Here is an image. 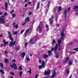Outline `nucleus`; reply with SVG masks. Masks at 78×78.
I'll use <instances>...</instances> for the list:
<instances>
[{
	"mask_svg": "<svg viewBox=\"0 0 78 78\" xmlns=\"http://www.w3.org/2000/svg\"><path fill=\"white\" fill-rule=\"evenodd\" d=\"M8 33L9 34V36L10 39L12 41H10V45L11 46H12V45H14L16 44V42L15 41H14V40H13V39L12 38V37L11 36V33L10 32H8Z\"/></svg>",
	"mask_w": 78,
	"mask_h": 78,
	"instance_id": "obj_1",
	"label": "nucleus"
},
{
	"mask_svg": "<svg viewBox=\"0 0 78 78\" xmlns=\"http://www.w3.org/2000/svg\"><path fill=\"white\" fill-rule=\"evenodd\" d=\"M66 29L64 28H63L61 33V36H62L61 37V39L63 40L64 37H65V36H66Z\"/></svg>",
	"mask_w": 78,
	"mask_h": 78,
	"instance_id": "obj_2",
	"label": "nucleus"
},
{
	"mask_svg": "<svg viewBox=\"0 0 78 78\" xmlns=\"http://www.w3.org/2000/svg\"><path fill=\"white\" fill-rule=\"evenodd\" d=\"M39 62L40 64L42 63V66H40L39 67V69H41V68H44L45 67V62L44 60H41L40 59H39Z\"/></svg>",
	"mask_w": 78,
	"mask_h": 78,
	"instance_id": "obj_3",
	"label": "nucleus"
},
{
	"mask_svg": "<svg viewBox=\"0 0 78 78\" xmlns=\"http://www.w3.org/2000/svg\"><path fill=\"white\" fill-rule=\"evenodd\" d=\"M38 38L39 37H38V36L37 35L35 36L34 38L33 39H31L30 40V42L31 43V44H34V42H35L37 39H38Z\"/></svg>",
	"mask_w": 78,
	"mask_h": 78,
	"instance_id": "obj_4",
	"label": "nucleus"
},
{
	"mask_svg": "<svg viewBox=\"0 0 78 78\" xmlns=\"http://www.w3.org/2000/svg\"><path fill=\"white\" fill-rule=\"evenodd\" d=\"M5 17L4 16H2L0 18V23H4L5 21L4 19V18Z\"/></svg>",
	"mask_w": 78,
	"mask_h": 78,
	"instance_id": "obj_5",
	"label": "nucleus"
},
{
	"mask_svg": "<svg viewBox=\"0 0 78 78\" xmlns=\"http://www.w3.org/2000/svg\"><path fill=\"white\" fill-rule=\"evenodd\" d=\"M61 41H62V40H61L60 39H59L58 40V45L59 46V50H60L61 49V48L62 47V46H60V45H61Z\"/></svg>",
	"mask_w": 78,
	"mask_h": 78,
	"instance_id": "obj_6",
	"label": "nucleus"
},
{
	"mask_svg": "<svg viewBox=\"0 0 78 78\" xmlns=\"http://www.w3.org/2000/svg\"><path fill=\"white\" fill-rule=\"evenodd\" d=\"M31 28H29L28 30H27L26 32L24 34L25 35V36H26L27 35L28 33L30 34V33H31Z\"/></svg>",
	"mask_w": 78,
	"mask_h": 78,
	"instance_id": "obj_7",
	"label": "nucleus"
},
{
	"mask_svg": "<svg viewBox=\"0 0 78 78\" xmlns=\"http://www.w3.org/2000/svg\"><path fill=\"white\" fill-rule=\"evenodd\" d=\"M56 76V71L55 70H54L52 71V75L51 76V78H55Z\"/></svg>",
	"mask_w": 78,
	"mask_h": 78,
	"instance_id": "obj_8",
	"label": "nucleus"
},
{
	"mask_svg": "<svg viewBox=\"0 0 78 78\" xmlns=\"http://www.w3.org/2000/svg\"><path fill=\"white\" fill-rule=\"evenodd\" d=\"M67 9H66L64 11V14L65 15V17L66 18L67 16V14L68 12V11H67Z\"/></svg>",
	"mask_w": 78,
	"mask_h": 78,
	"instance_id": "obj_9",
	"label": "nucleus"
},
{
	"mask_svg": "<svg viewBox=\"0 0 78 78\" xmlns=\"http://www.w3.org/2000/svg\"><path fill=\"white\" fill-rule=\"evenodd\" d=\"M73 8L75 11L77 12L78 11V6L74 5L73 7Z\"/></svg>",
	"mask_w": 78,
	"mask_h": 78,
	"instance_id": "obj_10",
	"label": "nucleus"
},
{
	"mask_svg": "<svg viewBox=\"0 0 78 78\" xmlns=\"http://www.w3.org/2000/svg\"><path fill=\"white\" fill-rule=\"evenodd\" d=\"M10 67H12V68H14V69H17V66H16V65L15 64L13 63L12 65H10Z\"/></svg>",
	"mask_w": 78,
	"mask_h": 78,
	"instance_id": "obj_11",
	"label": "nucleus"
},
{
	"mask_svg": "<svg viewBox=\"0 0 78 78\" xmlns=\"http://www.w3.org/2000/svg\"><path fill=\"white\" fill-rule=\"evenodd\" d=\"M53 16H52L51 18L49 19L50 24L52 25L53 24Z\"/></svg>",
	"mask_w": 78,
	"mask_h": 78,
	"instance_id": "obj_12",
	"label": "nucleus"
},
{
	"mask_svg": "<svg viewBox=\"0 0 78 78\" xmlns=\"http://www.w3.org/2000/svg\"><path fill=\"white\" fill-rule=\"evenodd\" d=\"M50 73H51V72H50V71H45L44 74L45 75H49V74H50Z\"/></svg>",
	"mask_w": 78,
	"mask_h": 78,
	"instance_id": "obj_13",
	"label": "nucleus"
},
{
	"mask_svg": "<svg viewBox=\"0 0 78 78\" xmlns=\"http://www.w3.org/2000/svg\"><path fill=\"white\" fill-rule=\"evenodd\" d=\"M37 31H42V27H41V26H39L38 27V28L37 29Z\"/></svg>",
	"mask_w": 78,
	"mask_h": 78,
	"instance_id": "obj_14",
	"label": "nucleus"
},
{
	"mask_svg": "<svg viewBox=\"0 0 78 78\" xmlns=\"http://www.w3.org/2000/svg\"><path fill=\"white\" fill-rule=\"evenodd\" d=\"M58 44H56V45L54 48V51L55 53L56 52V50H57V49H58Z\"/></svg>",
	"mask_w": 78,
	"mask_h": 78,
	"instance_id": "obj_15",
	"label": "nucleus"
},
{
	"mask_svg": "<svg viewBox=\"0 0 78 78\" xmlns=\"http://www.w3.org/2000/svg\"><path fill=\"white\" fill-rule=\"evenodd\" d=\"M5 40H3V42H4V47H5V46H6V45H7V44H8V42H5Z\"/></svg>",
	"mask_w": 78,
	"mask_h": 78,
	"instance_id": "obj_16",
	"label": "nucleus"
},
{
	"mask_svg": "<svg viewBox=\"0 0 78 78\" xmlns=\"http://www.w3.org/2000/svg\"><path fill=\"white\" fill-rule=\"evenodd\" d=\"M50 1H49L48 2V3L47 5V6H48V9L46 10V12H48V7L50 6Z\"/></svg>",
	"mask_w": 78,
	"mask_h": 78,
	"instance_id": "obj_17",
	"label": "nucleus"
},
{
	"mask_svg": "<svg viewBox=\"0 0 78 78\" xmlns=\"http://www.w3.org/2000/svg\"><path fill=\"white\" fill-rule=\"evenodd\" d=\"M29 21L30 19L29 18V17H28L27 18H26V19L25 20V21L26 23L28 22H29Z\"/></svg>",
	"mask_w": 78,
	"mask_h": 78,
	"instance_id": "obj_18",
	"label": "nucleus"
},
{
	"mask_svg": "<svg viewBox=\"0 0 78 78\" xmlns=\"http://www.w3.org/2000/svg\"><path fill=\"white\" fill-rule=\"evenodd\" d=\"M40 2H38L37 4V8H36V9L37 10L38 9H39V7H40Z\"/></svg>",
	"mask_w": 78,
	"mask_h": 78,
	"instance_id": "obj_19",
	"label": "nucleus"
},
{
	"mask_svg": "<svg viewBox=\"0 0 78 78\" xmlns=\"http://www.w3.org/2000/svg\"><path fill=\"white\" fill-rule=\"evenodd\" d=\"M21 56L22 57H24L25 56V52H23V53H21Z\"/></svg>",
	"mask_w": 78,
	"mask_h": 78,
	"instance_id": "obj_20",
	"label": "nucleus"
},
{
	"mask_svg": "<svg viewBox=\"0 0 78 78\" xmlns=\"http://www.w3.org/2000/svg\"><path fill=\"white\" fill-rule=\"evenodd\" d=\"M5 9L6 10V9H7V8H8V3L7 2H5Z\"/></svg>",
	"mask_w": 78,
	"mask_h": 78,
	"instance_id": "obj_21",
	"label": "nucleus"
},
{
	"mask_svg": "<svg viewBox=\"0 0 78 78\" xmlns=\"http://www.w3.org/2000/svg\"><path fill=\"white\" fill-rule=\"evenodd\" d=\"M43 58H48V55H46V54H44L43 55Z\"/></svg>",
	"mask_w": 78,
	"mask_h": 78,
	"instance_id": "obj_22",
	"label": "nucleus"
},
{
	"mask_svg": "<svg viewBox=\"0 0 78 78\" xmlns=\"http://www.w3.org/2000/svg\"><path fill=\"white\" fill-rule=\"evenodd\" d=\"M45 27L46 28V30L47 31L48 30H49V29L48 28V25L47 24L46 25Z\"/></svg>",
	"mask_w": 78,
	"mask_h": 78,
	"instance_id": "obj_23",
	"label": "nucleus"
},
{
	"mask_svg": "<svg viewBox=\"0 0 78 78\" xmlns=\"http://www.w3.org/2000/svg\"><path fill=\"white\" fill-rule=\"evenodd\" d=\"M0 72L2 74L4 75L5 74V73L4 72V71L3 70L0 69Z\"/></svg>",
	"mask_w": 78,
	"mask_h": 78,
	"instance_id": "obj_24",
	"label": "nucleus"
},
{
	"mask_svg": "<svg viewBox=\"0 0 78 78\" xmlns=\"http://www.w3.org/2000/svg\"><path fill=\"white\" fill-rule=\"evenodd\" d=\"M69 60V57H68L65 60V62H67Z\"/></svg>",
	"mask_w": 78,
	"mask_h": 78,
	"instance_id": "obj_25",
	"label": "nucleus"
},
{
	"mask_svg": "<svg viewBox=\"0 0 78 78\" xmlns=\"http://www.w3.org/2000/svg\"><path fill=\"white\" fill-rule=\"evenodd\" d=\"M48 56H50L51 55V54H52L51 53V51H48Z\"/></svg>",
	"mask_w": 78,
	"mask_h": 78,
	"instance_id": "obj_26",
	"label": "nucleus"
},
{
	"mask_svg": "<svg viewBox=\"0 0 78 78\" xmlns=\"http://www.w3.org/2000/svg\"><path fill=\"white\" fill-rule=\"evenodd\" d=\"M72 61H69V64L70 65V66H71V65H72Z\"/></svg>",
	"mask_w": 78,
	"mask_h": 78,
	"instance_id": "obj_27",
	"label": "nucleus"
},
{
	"mask_svg": "<svg viewBox=\"0 0 78 78\" xmlns=\"http://www.w3.org/2000/svg\"><path fill=\"white\" fill-rule=\"evenodd\" d=\"M13 34L15 35H16V34H17V31L14 32V30L13 31Z\"/></svg>",
	"mask_w": 78,
	"mask_h": 78,
	"instance_id": "obj_28",
	"label": "nucleus"
},
{
	"mask_svg": "<svg viewBox=\"0 0 78 78\" xmlns=\"http://www.w3.org/2000/svg\"><path fill=\"white\" fill-rule=\"evenodd\" d=\"M59 53H57L56 54V58H58L59 57Z\"/></svg>",
	"mask_w": 78,
	"mask_h": 78,
	"instance_id": "obj_29",
	"label": "nucleus"
},
{
	"mask_svg": "<svg viewBox=\"0 0 78 78\" xmlns=\"http://www.w3.org/2000/svg\"><path fill=\"white\" fill-rule=\"evenodd\" d=\"M66 72H67V74L69 75V69H67L66 70Z\"/></svg>",
	"mask_w": 78,
	"mask_h": 78,
	"instance_id": "obj_30",
	"label": "nucleus"
},
{
	"mask_svg": "<svg viewBox=\"0 0 78 78\" xmlns=\"http://www.w3.org/2000/svg\"><path fill=\"white\" fill-rule=\"evenodd\" d=\"M56 43V41L55 40H54L52 42V45H53V44H55Z\"/></svg>",
	"mask_w": 78,
	"mask_h": 78,
	"instance_id": "obj_31",
	"label": "nucleus"
},
{
	"mask_svg": "<svg viewBox=\"0 0 78 78\" xmlns=\"http://www.w3.org/2000/svg\"><path fill=\"white\" fill-rule=\"evenodd\" d=\"M14 27L15 28H16V29L18 28V27H19V26H18V25H17V24H16L15 26H14Z\"/></svg>",
	"mask_w": 78,
	"mask_h": 78,
	"instance_id": "obj_32",
	"label": "nucleus"
},
{
	"mask_svg": "<svg viewBox=\"0 0 78 78\" xmlns=\"http://www.w3.org/2000/svg\"><path fill=\"white\" fill-rule=\"evenodd\" d=\"M3 64L2 63H1L0 64V67L2 68V69L3 67Z\"/></svg>",
	"mask_w": 78,
	"mask_h": 78,
	"instance_id": "obj_33",
	"label": "nucleus"
},
{
	"mask_svg": "<svg viewBox=\"0 0 78 78\" xmlns=\"http://www.w3.org/2000/svg\"><path fill=\"white\" fill-rule=\"evenodd\" d=\"M19 69L20 70H22V66H20L19 67Z\"/></svg>",
	"mask_w": 78,
	"mask_h": 78,
	"instance_id": "obj_34",
	"label": "nucleus"
},
{
	"mask_svg": "<svg viewBox=\"0 0 78 78\" xmlns=\"http://www.w3.org/2000/svg\"><path fill=\"white\" fill-rule=\"evenodd\" d=\"M22 75V72L21 71L19 73V75L20 76H21Z\"/></svg>",
	"mask_w": 78,
	"mask_h": 78,
	"instance_id": "obj_35",
	"label": "nucleus"
},
{
	"mask_svg": "<svg viewBox=\"0 0 78 78\" xmlns=\"http://www.w3.org/2000/svg\"><path fill=\"white\" fill-rule=\"evenodd\" d=\"M4 62H8V59L6 58Z\"/></svg>",
	"mask_w": 78,
	"mask_h": 78,
	"instance_id": "obj_36",
	"label": "nucleus"
},
{
	"mask_svg": "<svg viewBox=\"0 0 78 78\" xmlns=\"http://www.w3.org/2000/svg\"><path fill=\"white\" fill-rule=\"evenodd\" d=\"M12 17L13 18H14V17H16V14L14 13L12 15Z\"/></svg>",
	"mask_w": 78,
	"mask_h": 78,
	"instance_id": "obj_37",
	"label": "nucleus"
},
{
	"mask_svg": "<svg viewBox=\"0 0 78 78\" xmlns=\"http://www.w3.org/2000/svg\"><path fill=\"white\" fill-rule=\"evenodd\" d=\"M28 72H29L30 74H31V69H30V70L28 71Z\"/></svg>",
	"mask_w": 78,
	"mask_h": 78,
	"instance_id": "obj_38",
	"label": "nucleus"
},
{
	"mask_svg": "<svg viewBox=\"0 0 78 78\" xmlns=\"http://www.w3.org/2000/svg\"><path fill=\"white\" fill-rule=\"evenodd\" d=\"M7 15H8V13H7V12H5L4 13V16H6Z\"/></svg>",
	"mask_w": 78,
	"mask_h": 78,
	"instance_id": "obj_39",
	"label": "nucleus"
},
{
	"mask_svg": "<svg viewBox=\"0 0 78 78\" xmlns=\"http://www.w3.org/2000/svg\"><path fill=\"white\" fill-rule=\"evenodd\" d=\"M61 7H59L58 8V11H61Z\"/></svg>",
	"mask_w": 78,
	"mask_h": 78,
	"instance_id": "obj_40",
	"label": "nucleus"
},
{
	"mask_svg": "<svg viewBox=\"0 0 78 78\" xmlns=\"http://www.w3.org/2000/svg\"><path fill=\"white\" fill-rule=\"evenodd\" d=\"M26 59L27 60V61H30V58H29L28 57H26Z\"/></svg>",
	"mask_w": 78,
	"mask_h": 78,
	"instance_id": "obj_41",
	"label": "nucleus"
},
{
	"mask_svg": "<svg viewBox=\"0 0 78 78\" xmlns=\"http://www.w3.org/2000/svg\"><path fill=\"white\" fill-rule=\"evenodd\" d=\"M10 74H11V75H14V73L12 72H11L10 73Z\"/></svg>",
	"mask_w": 78,
	"mask_h": 78,
	"instance_id": "obj_42",
	"label": "nucleus"
},
{
	"mask_svg": "<svg viewBox=\"0 0 78 78\" xmlns=\"http://www.w3.org/2000/svg\"><path fill=\"white\" fill-rule=\"evenodd\" d=\"M74 50H76V51H78V48H76L74 49Z\"/></svg>",
	"mask_w": 78,
	"mask_h": 78,
	"instance_id": "obj_43",
	"label": "nucleus"
},
{
	"mask_svg": "<svg viewBox=\"0 0 78 78\" xmlns=\"http://www.w3.org/2000/svg\"><path fill=\"white\" fill-rule=\"evenodd\" d=\"M37 77H38V75H36L34 77V78H37Z\"/></svg>",
	"mask_w": 78,
	"mask_h": 78,
	"instance_id": "obj_44",
	"label": "nucleus"
},
{
	"mask_svg": "<svg viewBox=\"0 0 78 78\" xmlns=\"http://www.w3.org/2000/svg\"><path fill=\"white\" fill-rule=\"evenodd\" d=\"M27 23L26 22H25L22 24V25H25Z\"/></svg>",
	"mask_w": 78,
	"mask_h": 78,
	"instance_id": "obj_45",
	"label": "nucleus"
},
{
	"mask_svg": "<svg viewBox=\"0 0 78 78\" xmlns=\"http://www.w3.org/2000/svg\"><path fill=\"white\" fill-rule=\"evenodd\" d=\"M27 44H28L27 43H25V46L26 47H26H27Z\"/></svg>",
	"mask_w": 78,
	"mask_h": 78,
	"instance_id": "obj_46",
	"label": "nucleus"
},
{
	"mask_svg": "<svg viewBox=\"0 0 78 78\" xmlns=\"http://www.w3.org/2000/svg\"><path fill=\"white\" fill-rule=\"evenodd\" d=\"M4 53L5 54H7V53H8V51H5L4 52Z\"/></svg>",
	"mask_w": 78,
	"mask_h": 78,
	"instance_id": "obj_47",
	"label": "nucleus"
},
{
	"mask_svg": "<svg viewBox=\"0 0 78 78\" xmlns=\"http://www.w3.org/2000/svg\"><path fill=\"white\" fill-rule=\"evenodd\" d=\"M23 31H24V30H22L21 32V34H22V33H23Z\"/></svg>",
	"mask_w": 78,
	"mask_h": 78,
	"instance_id": "obj_48",
	"label": "nucleus"
},
{
	"mask_svg": "<svg viewBox=\"0 0 78 78\" xmlns=\"http://www.w3.org/2000/svg\"><path fill=\"white\" fill-rule=\"evenodd\" d=\"M76 15L77 16H78V12H77L76 13Z\"/></svg>",
	"mask_w": 78,
	"mask_h": 78,
	"instance_id": "obj_49",
	"label": "nucleus"
},
{
	"mask_svg": "<svg viewBox=\"0 0 78 78\" xmlns=\"http://www.w3.org/2000/svg\"><path fill=\"white\" fill-rule=\"evenodd\" d=\"M54 51V48H52L51 49V51Z\"/></svg>",
	"mask_w": 78,
	"mask_h": 78,
	"instance_id": "obj_50",
	"label": "nucleus"
},
{
	"mask_svg": "<svg viewBox=\"0 0 78 78\" xmlns=\"http://www.w3.org/2000/svg\"><path fill=\"white\" fill-rule=\"evenodd\" d=\"M70 10V7L68 9V11H69Z\"/></svg>",
	"mask_w": 78,
	"mask_h": 78,
	"instance_id": "obj_51",
	"label": "nucleus"
},
{
	"mask_svg": "<svg viewBox=\"0 0 78 78\" xmlns=\"http://www.w3.org/2000/svg\"><path fill=\"white\" fill-rule=\"evenodd\" d=\"M29 15L30 16V15H31V12H29Z\"/></svg>",
	"mask_w": 78,
	"mask_h": 78,
	"instance_id": "obj_52",
	"label": "nucleus"
},
{
	"mask_svg": "<svg viewBox=\"0 0 78 78\" xmlns=\"http://www.w3.org/2000/svg\"><path fill=\"white\" fill-rule=\"evenodd\" d=\"M27 6H28V5L27 4H26L25 5V7H27Z\"/></svg>",
	"mask_w": 78,
	"mask_h": 78,
	"instance_id": "obj_53",
	"label": "nucleus"
},
{
	"mask_svg": "<svg viewBox=\"0 0 78 78\" xmlns=\"http://www.w3.org/2000/svg\"><path fill=\"white\" fill-rule=\"evenodd\" d=\"M3 14V12H0V15H2Z\"/></svg>",
	"mask_w": 78,
	"mask_h": 78,
	"instance_id": "obj_54",
	"label": "nucleus"
},
{
	"mask_svg": "<svg viewBox=\"0 0 78 78\" xmlns=\"http://www.w3.org/2000/svg\"><path fill=\"white\" fill-rule=\"evenodd\" d=\"M14 12V10H12V11L11 12V13H13Z\"/></svg>",
	"mask_w": 78,
	"mask_h": 78,
	"instance_id": "obj_55",
	"label": "nucleus"
},
{
	"mask_svg": "<svg viewBox=\"0 0 78 78\" xmlns=\"http://www.w3.org/2000/svg\"><path fill=\"white\" fill-rule=\"evenodd\" d=\"M70 53H72V54L75 53V52H70Z\"/></svg>",
	"mask_w": 78,
	"mask_h": 78,
	"instance_id": "obj_56",
	"label": "nucleus"
},
{
	"mask_svg": "<svg viewBox=\"0 0 78 78\" xmlns=\"http://www.w3.org/2000/svg\"><path fill=\"white\" fill-rule=\"evenodd\" d=\"M56 11V9H54L53 11L55 12Z\"/></svg>",
	"mask_w": 78,
	"mask_h": 78,
	"instance_id": "obj_57",
	"label": "nucleus"
},
{
	"mask_svg": "<svg viewBox=\"0 0 78 78\" xmlns=\"http://www.w3.org/2000/svg\"><path fill=\"white\" fill-rule=\"evenodd\" d=\"M12 62H15L16 61V60H15V59H14L12 60Z\"/></svg>",
	"mask_w": 78,
	"mask_h": 78,
	"instance_id": "obj_58",
	"label": "nucleus"
},
{
	"mask_svg": "<svg viewBox=\"0 0 78 78\" xmlns=\"http://www.w3.org/2000/svg\"><path fill=\"white\" fill-rule=\"evenodd\" d=\"M73 44V43H71L69 44V45H72Z\"/></svg>",
	"mask_w": 78,
	"mask_h": 78,
	"instance_id": "obj_59",
	"label": "nucleus"
},
{
	"mask_svg": "<svg viewBox=\"0 0 78 78\" xmlns=\"http://www.w3.org/2000/svg\"><path fill=\"white\" fill-rule=\"evenodd\" d=\"M28 4H29V5H30V4H31V2H28Z\"/></svg>",
	"mask_w": 78,
	"mask_h": 78,
	"instance_id": "obj_60",
	"label": "nucleus"
},
{
	"mask_svg": "<svg viewBox=\"0 0 78 78\" xmlns=\"http://www.w3.org/2000/svg\"><path fill=\"white\" fill-rule=\"evenodd\" d=\"M15 24H16V23H13V25H14V26H14V25H15Z\"/></svg>",
	"mask_w": 78,
	"mask_h": 78,
	"instance_id": "obj_61",
	"label": "nucleus"
},
{
	"mask_svg": "<svg viewBox=\"0 0 78 78\" xmlns=\"http://www.w3.org/2000/svg\"><path fill=\"white\" fill-rule=\"evenodd\" d=\"M2 34L0 35V37H2Z\"/></svg>",
	"mask_w": 78,
	"mask_h": 78,
	"instance_id": "obj_62",
	"label": "nucleus"
},
{
	"mask_svg": "<svg viewBox=\"0 0 78 78\" xmlns=\"http://www.w3.org/2000/svg\"><path fill=\"white\" fill-rule=\"evenodd\" d=\"M19 48L18 47H17L16 48V50H18V49H19Z\"/></svg>",
	"mask_w": 78,
	"mask_h": 78,
	"instance_id": "obj_63",
	"label": "nucleus"
},
{
	"mask_svg": "<svg viewBox=\"0 0 78 78\" xmlns=\"http://www.w3.org/2000/svg\"><path fill=\"white\" fill-rule=\"evenodd\" d=\"M10 78H13V76H11V77H10Z\"/></svg>",
	"mask_w": 78,
	"mask_h": 78,
	"instance_id": "obj_64",
	"label": "nucleus"
}]
</instances>
